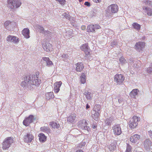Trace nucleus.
I'll list each match as a JSON object with an SVG mask.
<instances>
[{
	"mask_svg": "<svg viewBox=\"0 0 152 152\" xmlns=\"http://www.w3.org/2000/svg\"><path fill=\"white\" fill-rule=\"evenodd\" d=\"M39 75V73L37 72L35 74L30 75L24 77V80L21 82V86L27 90L33 89L36 86H39L41 83Z\"/></svg>",
	"mask_w": 152,
	"mask_h": 152,
	"instance_id": "nucleus-1",
	"label": "nucleus"
},
{
	"mask_svg": "<svg viewBox=\"0 0 152 152\" xmlns=\"http://www.w3.org/2000/svg\"><path fill=\"white\" fill-rule=\"evenodd\" d=\"M88 125L87 121L86 120L83 119L79 121L78 126L79 128L84 130L87 134L89 133L91 131L90 127L87 126Z\"/></svg>",
	"mask_w": 152,
	"mask_h": 152,
	"instance_id": "nucleus-2",
	"label": "nucleus"
},
{
	"mask_svg": "<svg viewBox=\"0 0 152 152\" xmlns=\"http://www.w3.org/2000/svg\"><path fill=\"white\" fill-rule=\"evenodd\" d=\"M8 7L12 9L20 7L21 4L20 0H8Z\"/></svg>",
	"mask_w": 152,
	"mask_h": 152,
	"instance_id": "nucleus-3",
	"label": "nucleus"
},
{
	"mask_svg": "<svg viewBox=\"0 0 152 152\" xmlns=\"http://www.w3.org/2000/svg\"><path fill=\"white\" fill-rule=\"evenodd\" d=\"M118 7L115 4H112L109 6L107 10H106V14L108 16H111V14L115 13L118 11Z\"/></svg>",
	"mask_w": 152,
	"mask_h": 152,
	"instance_id": "nucleus-4",
	"label": "nucleus"
},
{
	"mask_svg": "<svg viewBox=\"0 0 152 152\" xmlns=\"http://www.w3.org/2000/svg\"><path fill=\"white\" fill-rule=\"evenodd\" d=\"M140 120V117L137 116H134L131 118L129 122V127L131 129H133L135 128L137 125L138 122Z\"/></svg>",
	"mask_w": 152,
	"mask_h": 152,
	"instance_id": "nucleus-5",
	"label": "nucleus"
},
{
	"mask_svg": "<svg viewBox=\"0 0 152 152\" xmlns=\"http://www.w3.org/2000/svg\"><path fill=\"white\" fill-rule=\"evenodd\" d=\"M13 142V140L11 137H9L6 138L2 143L3 149L6 150L8 148Z\"/></svg>",
	"mask_w": 152,
	"mask_h": 152,
	"instance_id": "nucleus-6",
	"label": "nucleus"
},
{
	"mask_svg": "<svg viewBox=\"0 0 152 152\" xmlns=\"http://www.w3.org/2000/svg\"><path fill=\"white\" fill-rule=\"evenodd\" d=\"M81 49L85 53V58L86 59H90L89 57L90 56V49L88 46V44H85L83 45L81 47Z\"/></svg>",
	"mask_w": 152,
	"mask_h": 152,
	"instance_id": "nucleus-7",
	"label": "nucleus"
},
{
	"mask_svg": "<svg viewBox=\"0 0 152 152\" xmlns=\"http://www.w3.org/2000/svg\"><path fill=\"white\" fill-rule=\"evenodd\" d=\"M124 80V77L121 74H117L114 76V81L118 85L122 84Z\"/></svg>",
	"mask_w": 152,
	"mask_h": 152,
	"instance_id": "nucleus-8",
	"label": "nucleus"
},
{
	"mask_svg": "<svg viewBox=\"0 0 152 152\" xmlns=\"http://www.w3.org/2000/svg\"><path fill=\"white\" fill-rule=\"evenodd\" d=\"M100 28V26L98 24H91L87 26V30L88 32H95V30L99 29Z\"/></svg>",
	"mask_w": 152,
	"mask_h": 152,
	"instance_id": "nucleus-9",
	"label": "nucleus"
},
{
	"mask_svg": "<svg viewBox=\"0 0 152 152\" xmlns=\"http://www.w3.org/2000/svg\"><path fill=\"white\" fill-rule=\"evenodd\" d=\"M114 134L116 135H119L122 133V131L120 125L117 124L113 126L112 127Z\"/></svg>",
	"mask_w": 152,
	"mask_h": 152,
	"instance_id": "nucleus-10",
	"label": "nucleus"
},
{
	"mask_svg": "<svg viewBox=\"0 0 152 152\" xmlns=\"http://www.w3.org/2000/svg\"><path fill=\"white\" fill-rule=\"evenodd\" d=\"M34 120V116L32 115H30L28 117L26 118L23 122V124L26 126H28L29 124L32 123Z\"/></svg>",
	"mask_w": 152,
	"mask_h": 152,
	"instance_id": "nucleus-11",
	"label": "nucleus"
},
{
	"mask_svg": "<svg viewBox=\"0 0 152 152\" xmlns=\"http://www.w3.org/2000/svg\"><path fill=\"white\" fill-rule=\"evenodd\" d=\"M34 138V136L32 134L28 133L24 136L23 140L26 142L29 143L31 142Z\"/></svg>",
	"mask_w": 152,
	"mask_h": 152,
	"instance_id": "nucleus-12",
	"label": "nucleus"
},
{
	"mask_svg": "<svg viewBox=\"0 0 152 152\" xmlns=\"http://www.w3.org/2000/svg\"><path fill=\"white\" fill-rule=\"evenodd\" d=\"M152 142L149 139H147L143 142V145L145 148L147 150H149L152 147Z\"/></svg>",
	"mask_w": 152,
	"mask_h": 152,
	"instance_id": "nucleus-13",
	"label": "nucleus"
},
{
	"mask_svg": "<svg viewBox=\"0 0 152 152\" xmlns=\"http://www.w3.org/2000/svg\"><path fill=\"white\" fill-rule=\"evenodd\" d=\"M145 43L143 42H137L135 45V48L137 51H140L142 50L144 47Z\"/></svg>",
	"mask_w": 152,
	"mask_h": 152,
	"instance_id": "nucleus-14",
	"label": "nucleus"
},
{
	"mask_svg": "<svg viewBox=\"0 0 152 152\" xmlns=\"http://www.w3.org/2000/svg\"><path fill=\"white\" fill-rule=\"evenodd\" d=\"M68 122L71 123H74L76 122V115L75 114H72L67 118Z\"/></svg>",
	"mask_w": 152,
	"mask_h": 152,
	"instance_id": "nucleus-15",
	"label": "nucleus"
},
{
	"mask_svg": "<svg viewBox=\"0 0 152 152\" xmlns=\"http://www.w3.org/2000/svg\"><path fill=\"white\" fill-rule=\"evenodd\" d=\"M62 83V82L60 81L56 82L54 84V91L56 93H57L59 92Z\"/></svg>",
	"mask_w": 152,
	"mask_h": 152,
	"instance_id": "nucleus-16",
	"label": "nucleus"
},
{
	"mask_svg": "<svg viewBox=\"0 0 152 152\" xmlns=\"http://www.w3.org/2000/svg\"><path fill=\"white\" fill-rule=\"evenodd\" d=\"M42 45L44 49L46 51L48 52L50 51L51 45L48 42L43 43Z\"/></svg>",
	"mask_w": 152,
	"mask_h": 152,
	"instance_id": "nucleus-17",
	"label": "nucleus"
},
{
	"mask_svg": "<svg viewBox=\"0 0 152 152\" xmlns=\"http://www.w3.org/2000/svg\"><path fill=\"white\" fill-rule=\"evenodd\" d=\"M140 137L139 135L137 134H134L130 137V141L133 143H135L139 140Z\"/></svg>",
	"mask_w": 152,
	"mask_h": 152,
	"instance_id": "nucleus-18",
	"label": "nucleus"
},
{
	"mask_svg": "<svg viewBox=\"0 0 152 152\" xmlns=\"http://www.w3.org/2000/svg\"><path fill=\"white\" fill-rule=\"evenodd\" d=\"M7 40L9 42L16 43L18 41V39L15 36L9 35L7 37Z\"/></svg>",
	"mask_w": 152,
	"mask_h": 152,
	"instance_id": "nucleus-19",
	"label": "nucleus"
},
{
	"mask_svg": "<svg viewBox=\"0 0 152 152\" xmlns=\"http://www.w3.org/2000/svg\"><path fill=\"white\" fill-rule=\"evenodd\" d=\"M22 34L25 38H28L30 37L29 29L27 28H24L22 31Z\"/></svg>",
	"mask_w": 152,
	"mask_h": 152,
	"instance_id": "nucleus-20",
	"label": "nucleus"
},
{
	"mask_svg": "<svg viewBox=\"0 0 152 152\" xmlns=\"http://www.w3.org/2000/svg\"><path fill=\"white\" fill-rule=\"evenodd\" d=\"M76 70L77 72H81L84 68V66L83 63L81 62L77 63L76 64Z\"/></svg>",
	"mask_w": 152,
	"mask_h": 152,
	"instance_id": "nucleus-21",
	"label": "nucleus"
},
{
	"mask_svg": "<svg viewBox=\"0 0 152 152\" xmlns=\"http://www.w3.org/2000/svg\"><path fill=\"white\" fill-rule=\"evenodd\" d=\"M139 91L138 89H133L129 94L130 96L133 98H135L137 94V92Z\"/></svg>",
	"mask_w": 152,
	"mask_h": 152,
	"instance_id": "nucleus-22",
	"label": "nucleus"
},
{
	"mask_svg": "<svg viewBox=\"0 0 152 152\" xmlns=\"http://www.w3.org/2000/svg\"><path fill=\"white\" fill-rule=\"evenodd\" d=\"M42 59L45 61V63L46 64L47 66H49L53 64L52 61L50 60L49 58L48 57H43Z\"/></svg>",
	"mask_w": 152,
	"mask_h": 152,
	"instance_id": "nucleus-23",
	"label": "nucleus"
},
{
	"mask_svg": "<svg viewBox=\"0 0 152 152\" xmlns=\"http://www.w3.org/2000/svg\"><path fill=\"white\" fill-rule=\"evenodd\" d=\"M83 94L85 96L88 100H90L93 96L91 92L87 91H86Z\"/></svg>",
	"mask_w": 152,
	"mask_h": 152,
	"instance_id": "nucleus-24",
	"label": "nucleus"
},
{
	"mask_svg": "<svg viewBox=\"0 0 152 152\" xmlns=\"http://www.w3.org/2000/svg\"><path fill=\"white\" fill-rule=\"evenodd\" d=\"M38 136L39 137V140L40 142H44L46 141L47 137L43 133H40Z\"/></svg>",
	"mask_w": 152,
	"mask_h": 152,
	"instance_id": "nucleus-25",
	"label": "nucleus"
},
{
	"mask_svg": "<svg viewBox=\"0 0 152 152\" xmlns=\"http://www.w3.org/2000/svg\"><path fill=\"white\" fill-rule=\"evenodd\" d=\"M41 130L48 134L50 133V129L49 127L43 126L40 128Z\"/></svg>",
	"mask_w": 152,
	"mask_h": 152,
	"instance_id": "nucleus-26",
	"label": "nucleus"
},
{
	"mask_svg": "<svg viewBox=\"0 0 152 152\" xmlns=\"http://www.w3.org/2000/svg\"><path fill=\"white\" fill-rule=\"evenodd\" d=\"M101 106L100 105L96 104L94 107L93 110L95 112H98L100 113Z\"/></svg>",
	"mask_w": 152,
	"mask_h": 152,
	"instance_id": "nucleus-27",
	"label": "nucleus"
},
{
	"mask_svg": "<svg viewBox=\"0 0 152 152\" xmlns=\"http://www.w3.org/2000/svg\"><path fill=\"white\" fill-rule=\"evenodd\" d=\"M50 125L52 128L54 129H58L59 127V124H57L56 123L53 122H50Z\"/></svg>",
	"mask_w": 152,
	"mask_h": 152,
	"instance_id": "nucleus-28",
	"label": "nucleus"
},
{
	"mask_svg": "<svg viewBox=\"0 0 152 152\" xmlns=\"http://www.w3.org/2000/svg\"><path fill=\"white\" fill-rule=\"evenodd\" d=\"M86 75L84 73H82L80 77V80L82 83L84 84L86 81Z\"/></svg>",
	"mask_w": 152,
	"mask_h": 152,
	"instance_id": "nucleus-29",
	"label": "nucleus"
},
{
	"mask_svg": "<svg viewBox=\"0 0 152 152\" xmlns=\"http://www.w3.org/2000/svg\"><path fill=\"white\" fill-rule=\"evenodd\" d=\"M35 27L37 29H39L41 33L44 34L45 31H44V29L43 27L38 24H37L35 25Z\"/></svg>",
	"mask_w": 152,
	"mask_h": 152,
	"instance_id": "nucleus-30",
	"label": "nucleus"
},
{
	"mask_svg": "<svg viewBox=\"0 0 152 152\" xmlns=\"http://www.w3.org/2000/svg\"><path fill=\"white\" fill-rule=\"evenodd\" d=\"M132 25L133 28L139 31L140 29L141 26L137 23H134L132 24Z\"/></svg>",
	"mask_w": 152,
	"mask_h": 152,
	"instance_id": "nucleus-31",
	"label": "nucleus"
},
{
	"mask_svg": "<svg viewBox=\"0 0 152 152\" xmlns=\"http://www.w3.org/2000/svg\"><path fill=\"white\" fill-rule=\"evenodd\" d=\"M100 113L98 112H95L92 115L93 118L96 121H98Z\"/></svg>",
	"mask_w": 152,
	"mask_h": 152,
	"instance_id": "nucleus-32",
	"label": "nucleus"
},
{
	"mask_svg": "<svg viewBox=\"0 0 152 152\" xmlns=\"http://www.w3.org/2000/svg\"><path fill=\"white\" fill-rule=\"evenodd\" d=\"M45 95L46 99H48L52 98L54 96L53 93L52 92L48 93L46 94Z\"/></svg>",
	"mask_w": 152,
	"mask_h": 152,
	"instance_id": "nucleus-33",
	"label": "nucleus"
},
{
	"mask_svg": "<svg viewBox=\"0 0 152 152\" xmlns=\"http://www.w3.org/2000/svg\"><path fill=\"white\" fill-rule=\"evenodd\" d=\"M44 34L46 36L51 37L53 36L54 33L47 30L45 31Z\"/></svg>",
	"mask_w": 152,
	"mask_h": 152,
	"instance_id": "nucleus-34",
	"label": "nucleus"
},
{
	"mask_svg": "<svg viewBox=\"0 0 152 152\" xmlns=\"http://www.w3.org/2000/svg\"><path fill=\"white\" fill-rule=\"evenodd\" d=\"M113 121V119L111 118H110L108 119L105 120V124L106 125L110 126L112 123Z\"/></svg>",
	"mask_w": 152,
	"mask_h": 152,
	"instance_id": "nucleus-35",
	"label": "nucleus"
},
{
	"mask_svg": "<svg viewBox=\"0 0 152 152\" xmlns=\"http://www.w3.org/2000/svg\"><path fill=\"white\" fill-rule=\"evenodd\" d=\"M62 16L63 17L66 18V19L70 20L71 19V16L69 13H67L66 12L62 14Z\"/></svg>",
	"mask_w": 152,
	"mask_h": 152,
	"instance_id": "nucleus-36",
	"label": "nucleus"
},
{
	"mask_svg": "<svg viewBox=\"0 0 152 152\" xmlns=\"http://www.w3.org/2000/svg\"><path fill=\"white\" fill-rule=\"evenodd\" d=\"M109 149L110 151L114 150L116 148V145L114 143H112L109 146Z\"/></svg>",
	"mask_w": 152,
	"mask_h": 152,
	"instance_id": "nucleus-37",
	"label": "nucleus"
},
{
	"mask_svg": "<svg viewBox=\"0 0 152 152\" xmlns=\"http://www.w3.org/2000/svg\"><path fill=\"white\" fill-rule=\"evenodd\" d=\"M119 61L122 65L125 64L126 62V60L123 57H121L119 58Z\"/></svg>",
	"mask_w": 152,
	"mask_h": 152,
	"instance_id": "nucleus-38",
	"label": "nucleus"
},
{
	"mask_svg": "<svg viewBox=\"0 0 152 152\" xmlns=\"http://www.w3.org/2000/svg\"><path fill=\"white\" fill-rule=\"evenodd\" d=\"M147 15L150 16H151L152 14V9L149 8L146 11Z\"/></svg>",
	"mask_w": 152,
	"mask_h": 152,
	"instance_id": "nucleus-39",
	"label": "nucleus"
},
{
	"mask_svg": "<svg viewBox=\"0 0 152 152\" xmlns=\"http://www.w3.org/2000/svg\"><path fill=\"white\" fill-rule=\"evenodd\" d=\"M144 2L146 5H148L152 7V1L148 0H145L144 1Z\"/></svg>",
	"mask_w": 152,
	"mask_h": 152,
	"instance_id": "nucleus-40",
	"label": "nucleus"
},
{
	"mask_svg": "<svg viewBox=\"0 0 152 152\" xmlns=\"http://www.w3.org/2000/svg\"><path fill=\"white\" fill-rule=\"evenodd\" d=\"M131 146L128 144H127L126 152H131Z\"/></svg>",
	"mask_w": 152,
	"mask_h": 152,
	"instance_id": "nucleus-41",
	"label": "nucleus"
},
{
	"mask_svg": "<svg viewBox=\"0 0 152 152\" xmlns=\"http://www.w3.org/2000/svg\"><path fill=\"white\" fill-rule=\"evenodd\" d=\"M150 67H148L146 69L147 72L148 73H151L152 72V67L150 66Z\"/></svg>",
	"mask_w": 152,
	"mask_h": 152,
	"instance_id": "nucleus-42",
	"label": "nucleus"
},
{
	"mask_svg": "<svg viewBox=\"0 0 152 152\" xmlns=\"http://www.w3.org/2000/svg\"><path fill=\"white\" fill-rule=\"evenodd\" d=\"M134 67L138 68L140 66V64L139 63H138L136 62L134 64Z\"/></svg>",
	"mask_w": 152,
	"mask_h": 152,
	"instance_id": "nucleus-43",
	"label": "nucleus"
},
{
	"mask_svg": "<svg viewBox=\"0 0 152 152\" xmlns=\"http://www.w3.org/2000/svg\"><path fill=\"white\" fill-rule=\"evenodd\" d=\"M56 1H58L60 4L61 5H64L66 2L65 0H56Z\"/></svg>",
	"mask_w": 152,
	"mask_h": 152,
	"instance_id": "nucleus-44",
	"label": "nucleus"
},
{
	"mask_svg": "<svg viewBox=\"0 0 152 152\" xmlns=\"http://www.w3.org/2000/svg\"><path fill=\"white\" fill-rule=\"evenodd\" d=\"M11 22L10 21H7L4 23V26L5 27L7 26Z\"/></svg>",
	"mask_w": 152,
	"mask_h": 152,
	"instance_id": "nucleus-45",
	"label": "nucleus"
},
{
	"mask_svg": "<svg viewBox=\"0 0 152 152\" xmlns=\"http://www.w3.org/2000/svg\"><path fill=\"white\" fill-rule=\"evenodd\" d=\"M116 45V42L115 41H113L111 42V45L112 47H114Z\"/></svg>",
	"mask_w": 152,
	"mask_h": 152,
	"instance_id": "nucleus-46",
	"label": "nucleus"
},
{
	"mask_svg": "<svg viewBox=\"0 0 152 152\" xmlns=\"http://www.w3.org/2000/svg\"><path fill=\"white\" fill-rule=\"evenodd\" d=\"M62 58H68L69 57V56L67 54H63L61 56Z\"/></svg>",
	"mask_w": 152,
	"mask_h": 152,
	"instance_id": "nucleus-47",
	"label": "nucleus"
},
{
	"mask_svg": "<svg viewBox=\"0 0 152 152\" xmlns=\"http://www.w3.org/2000/svg\"><path fill=\"white\" fill-rule=\"evenodd\" d=\"M84 5L87 6H90V3L88 1H86L84 3Z\"/></svg>",
	"mask_w": 152,
	"mask_h": 152,
	"instance_id": "nucleus-48",
	"label": "nucleus"
},
{
	"mask_svg": "<svg viewBox=\"0 0 152 152\" xmlns=\"http://www.w3.org/2000/svg\"><path fill=\"white\" fill-rule=\"evenodd\" d=\"M148 134L149 136L152 138V131H150L148 132Z\"/></svg>",
	"mask_w": 152,
	"mask_h": 152,
	"instance_id": "nucleus-49",
	"label": "nucleus"
},
{
	"mask_svg": "<svg viewBox=\"0 0 152 152\" xmlns=\"http://www.w3.org/2000/svg\"><path fill=\"white\" fill-rule=\"evenodd\" d=\"M86 27L85 26L83 25L81 27V28L83 30H85V29H86Z\"/></svg>",
	"mask_w": 152,
	"mask_h": 152,
	"instance_id": "nucleus-50",
	"label": "nucleus"
},
{
	"mask_svg": "<svg viewBox=\"0 0 152 152\" xmlns=\"http://www.w3.org/2000/svg\"><path fill=\"white\" fill-rule=\"evenodd\" d=\"M94 2L96 3L100 2L101 1V0H92Z\"/></svg>",
	"mask_w": 152,
	"mask_h": 152,
	"instance_id": "nucleus-51",
	"label": "nucleus"
},
{
	"mask_svg": "<svg viewBox=\"0 0 152 152\" xmlns=\"http://www.w3.org/2000/svg\"><path fill=\"white\" fill-rule=\"evenodd\" d=\"M149 8H148L147 7H143V10H145L146 11V12L147 11L148 9Z\"/></svg>",
	"mask_w": 152,
	"mask_h": 152,
	"instance_id": "nucleus-52",
	"label": "nucleus"
},
{
	"mask_svg": "<svg viewBox=\"0 0 152 152\" xmlns=\"http://www.w3.org/2000/svg\"><path fill=\"white\" fill-rule=\"evenodd\" d=\"M90 107V106L88 105V104H87L86 105V109H87L89 108Z\"/></svg>",
	"mask_w": 152,
	"mask_h": 152,
	"instance_id": "nucleus-53",
	"label": "nucleus"
},
{
	"mask_svg": "<svg viewBox=\"0 0 152 152\" xmlns=\"http://www.w3.org/2000/svg\"><path fill=\"white\" fill-rule=\"evenodd\" d=\"M118 101L119 103H121V102L122 101V99H118Z\"/></svg>",
	"mask_w": 152,
	"mask_h": 152,
	"instance_id": "nucleus-54",
	"label": "nucleus"
},
{
	"mask_svg": "<svg viewBox=\"0 0 152 152\" xmlns=\"http://www.w3.org/2000/svg\"><path fill=\"white\" fill-rule=\"evenodd\" d=\"M75 152H83L82 150H80L77 151Z\"/></svg>",
	"mask_w": 152,
	"mask_h": 152,
	"instance_id": "nucleus-55",
	"label": "nucleus"
},
{
	"mask_svg": "<svg viewBox=\"0 0 152 152\" xmlns=\"http://www.w3.org/2000/svg\"><path fill=\"white\" fill-rule=\"evenodd\" d=\"M96 126L95 125H92V127L94 128V129H95L96 128Z\"/></svg>",
	"mask_w": 152,
	"mask_h": 152,
	"instance_id": "nucleus-56",
	"label": "nucleus"
},
{
	"mask_svg": "<svg viewBox=\"0 0 152 152\" xmlns=\"http://www.w3.org/2000/svg\"><path fill=\"white\" fill-rule=\"evenodd\" d=\"M96 10H99V11H100L101 9H100V8H99V7H97V8H96Z\"/></svg>",
	"mask_w": 152,
	"mask_h": 152,
	"instance_id": "nucleus-57",
	"label": "nucleus"
},
{
	"mask_svg": "<svg viewBox=\"0 0 152 152\" xmlns=\"http://www.w3.org/2000/svg\"><path fill=\"white\" fill-rule=\"evenodd\" d=\"M98 13V12H97L96 13H95V12H93V15H95L96 14Z\"/></svg>",
	"mask_w": 152,
	"mask_h": 152,
	"instance_id": "nucleus-58",
	"label": "nucleus"
},
{
	"mask_svg": "<svg viewBox=\"0 0 152 152\" xmlns=\"http://www.w3.org/2000/svg\"><path fill=\"white\" fill-rule=\"evenodd\" d=\"M69 31H70L69 35H71V34H72V31L71 30H69Z\"/></svg>",
	"mask_w": 152,
	"mask_h": 152,
	"instance_id": "nucleus-59",
	"label": "nucleus"
},
{
	"mask_svg": "<svg viewBox=\"0 0 152 152\" xmlns=\"http://www.w3.org/2000/svg\"><path fill=\"white\" fill-rule=\"evenodd\" d=\"M150 66H151V67H152V63L150 65Z\"/></svg>",
	"mask_w": 152,
	"mask_h": 152,
	"instance_id": "nucleus-60",
	"label": "nucleus"
},
{
	"mask_svg": "<svg viewBox=\"0 0 152 152\" xmlns=\"http://www.w3.org/2000/svg\"><path fill=\"white\" fill-rule=\"evenodd\" d=\"M116 97L115 96V98L116 99Z\"/></svg>",
	"mask_w": 152,
	"mask_h": 152,
	"instance_id": "nucleus-61",
	"label": "nucleus"
},
{
	"mask_svg": "<svg viewBox=\"0 0 152 152\" xmlns=\"http://www.w3.org/2000/svg\"><path fill=\"white\" fill-rule=\"evenodd\" d=\"M151 152H152V151H151Z\"/></svg>",
	"mask_w": 152,
	"mask_h": 152,
	"instance_id": "nucleus-62",
	"label": "nucleus"
}]
</instances>
